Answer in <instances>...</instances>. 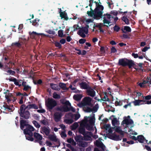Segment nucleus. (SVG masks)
<instances>
[{"label": "nucleus", "mask_w": 151, "mask_h": 151, "mask_svg": "<svg viewBox=\"0 0 151 151\" xmlns=\"http://www.w3.org/2000/svg\"><path fill=\"white\" fill-rule=\"evenodd\" d=\"M25 126L26 127V128L24 130V134L25 135H33L32 132L35 130L34 128L31 125L27 124L25 120H21L20 121L21 129L23 130Z\"/></svg>", "instance_id": "1"}, {"label": "nucleus", "mask_w": 151, "mask_h": 151, "mask_svg": "<svg viewBox=\"0 0 151 151\" xmlns=\"http://www.w3.org/2000/svg\"><path fill=\"white\" fill-rule=\"evenodd\" d=\"M50 87L52 89L55 90L59 91L60 90V88L57 84L50 83Z\"/></svg>", "instance_id": "19"}, {"label": "nucleus", "mask_w": 151, "mask_h": 151, "mask_svg": "<svg viewBox=\"0 0 151 151\" xmlns=\"http://www.w3.org/2000/svg\"><path fill=\"white\" fill-rule=\"evenodd\" d=\"M86 40L84 39H81L79 40V42L80 44H83L84 43Z\"/></svg>", "instance_id": "52"}, {"label": "nucleus", "mask_w": 151, "mask_h": 151, "mask_svg": "<svg viewBox=\"0 0 151 151\" xmlns=\"http://www.w3.org/2000/svg\"><path fill=\"white\" fill-rule=\"evenodd\" d=\"M34 136L37 140H41L42 139V136L38 133L35 132L34 133Z\"/></svg>", "instance_id": "24"}, {"label": "nucleus", "mask_w": 151, "mask_h": 151, "mask_svg": "<svg viewBox=\"0 0 151 151\" xmlns=\"http://www.w3.org/2000/svg\"><path fill=\"white\" fill-rule=\"evenodd\" d=\"M102 142L98 140H96V145L98 147H99L101 146Z\"/></svg>", "instance_id": "47"}, {"label": "nucleus", "mask_w": 151, "mask_h": 151, "mask_svg": "<svg viewBox=\"0 0 151 151\" xmlns=\"http://www.w3.org/2000/svg\"><path fill=\"white\" fill-rule=\"evenodd\" d=\"M32 122L35 127L36 128H39L40 127V125L36 121L34 120L32 121Z\"/></svg>", "instance_id": "38"}, {"label": "nucleus", "mask_w": 151, "mask_h": 151, "mask_svg": "<svg viewBox=\"0 0 151 151\" xmlns=\"http://www.w3.org/2000/svg\"><path fill=\"white\" fill-rule=\"evenodd\" d=\"M96 4V7L95 9V12H96L97 11H102L104 9V6L99 4H98V2L96 1L94 2Z\"/></svg>", "instance_id": "17"}, {"label": "nucleus", "mask_w": 151, "mask_h": 151, "mask_svg": "<svg viewBox=\"0 0 151 151\" xmlns=\"http://www.w3.org/2000/svg\"><path fill=\"white\" fill-rule=\"evenodd\" d=\"M29 136H26V137L27 139L31 141H33L34 140V139L32 137L33 135H28Z\"/></svg>", "instance_id": "40"}, {"label": "nucleus", "mask_w": 151, "mask_h": 151, "mask_svg": "<svg viewBox=\"0 0 151 151\" xmlns=\"http://www.w3.org/2000/svg\"><path fill=\"white\" fill-rule=\"evenodd\" d=\"M93 21L92 19H87L86 21V22L87 24H88L89 23L92 22Z\"/></svg>", "instance_id": "63"}, {"label": "nucleus", "mask_w": 151, "mask_h": 151, "mask_svg": "<svg viewBox=\"0 0 151 151\" xmlns=\"http://www.w3.org/2000/svg\"><path fill=\"white\" fill-rule=\"evenodd\" d=\"M31 87L28 85H26L24 87L23 90L25 91H27L29 89H30Z\"/></svg>", "instance_id": "48"}, {"label": "nucleus", "mask_w": 151, "mask_h": 151, "mask_svg": "<svg viewBox=\"0 0 151 151\" xmlns=\"http://www.w3.org/2000/svg\"><path fill=\"white\" fill-rule=\"evenodd\" d=\"M14 84L17 86H18L19 87H20L22 86L21 84H19V82L17 81V79H15V81H14Z\"/></svg>", "instance_id": "59"}, {"label": "nucleus", "mask_w": 151, "mask_h": 151, "mask_svg": "<svg viewBox=\"0 0 151 151\" xmlns=\"http://www.w3.org/2000/svg\"><path fill=\"white\" fill-rule=\"evenodd\" d=\"M68 116L71 117L72 118L74 119L76 121L80 117V115L79 114H73L72 113H70L68 114Z\"/></svg>", "instance_id": "18"}, {"label": "nucleus", "mask_w": 151, "mask_h": 151, "mask_svg": "<svg viewBox=\"0 0 151 151\" xmlns=\"http://www.w3.org/2000/svg\"><path fill=\"white\" fill-rule=\"evenodd\" d=\"M122 122L123 124H125L126 125H128L129 124H132L133 122L131 119L129 120V119L126 118Z\"/></svg>", "instance_id": "26"}, {"label": "nucleus", "mask_w": 151, "mask_h": 151, "mask_svg": "<svg viewBox=\"0 0 151 151\" xmlns=\"http://www.w3.org/2000/svg\"><path fill=\"white\" fill-rule=\"evenodd\" d=\"M29 106H30V107H29L30 109L33 108L35 109H37L38 108L37 106H36L35 104H29Z\"/></svg>", "instance_id": "44"}, {"label": "nucleus", "mask_w": 151, "mask_h": 151, "mask_svg": "<svg viewBox=\"0 0 151 151\" xmlns=\"http://www.w3.org/2000/svg\"><path fill=\"white\" fill-rule=\"evenodd\" d=\"M57 105V101L52 98H48L45 101V106L47 109L51 111Z\"/></svg>", "instance_id": "3"}, {"label": "nucleus", "mask_w": 151, "mask_h": 151, "mask_svg": "<svg viewBox=\"0 0 151 151\" xmlns=\"http://www.w3.org/2000/svg\"><path fill=\"white\" fill-rule=\"evenodd\" d=\"M9 69V67L7 66V65H5L4 66L3 68L2 69V70H4V71L6 72L7 71V69Z\"/></svg>", "instance_id": "54"}, {"label": "nucleus", "mask_w": 151, "mask_h": 151, "mask_svg": "<svg viewBox=\"0 0 151 151\" xmlns=\"http://www.w3.org/2000/svg\"><path fill=\"white\" fill-rule=\"evenodd\" d=\"M82 98V96L81 94L75 95L73 96V99L76 101H79Z\"/></svg>", "instance_id": "30"}, {"label": "nucleus", "mask_w": 151, "mask_h": 151, "mask_svg": "<svg viewBox=\"0 0 151 151\" xmlns=\"http://www.w3.org/2000/svg\"><path fill=\"white\" fill-rule=\"evenodd\" d=\"M74 139L76 142L79 143L83 140V137L81 135H78L75 137Z\"/></svg>", "instance_id": "29"}, {"label": "nucleus", "mask_w": 151, "mask_h": 151, "mask_svg": "<svg viewBox=\"0 0 151 151\" xmlns=\"http://www.w3.org/2000/svg\"><path fill=\"white\" fill-rule=\"evenodd\" d=\"M99 108V105L98 104H96L92 109V112L93 111L94 112H96L97 111Z\"/></svg>", "instance_id": "34"}, {"label": "nucleus", "mask_w": 151, "mask_h": 151, "mask_svg": "<svg viewBox=\"0 0 151 151\" xmlns=\"http://www.w3.org/2000/svg\"><path fill=\"white\" fill-rule=\"evenodd\" d=\"M59 86L63 90L67 91L69 89V88H67L66 84L63 83H60L59 84Z\"/></svg>", "instance_id": "22"}, {"label": "nucleus", "mask_w": 151, "mask_h": 151, "mask_svg": "<svg viewBox=\"0 0 151 151\" xmlns=\"http://www.w3.org/2000/svg\"><path fill=\"white\" fill-rule=\"evenodd\" d=\"M85 111L87 112H90L92 111V109L89 107H87L86 108Z\"/></svg>", "instance_id": "64"}, {"label": "nucleus", "mask_w": 151, "mask_h": 151, "mask_svg": "<svg viewBox=\"0 0 151 151\" xmlns=\"http://www.w3.org/2000/svg\"><path fill=\"white\" fill-rule=\"evenodd\" d=\"M61 102L63 104H64L65 105L63 106V109H64V112H67L70 110V108H69L68 106H70L71 104L68 101H66L65 102Z\"/></svg>", "instance_id": "9"}, {"label": "nucleus", "mask_w": 151, "mask_h": 151, "mask_svg": "<svg viewBox=\"0 0 151 151\" xmlns=\"http://www.w3.org/2000/svg\"><path fill=\"white\" fill-rule=\"evenodd\" d=\"M92 99V98L89 97H86L84 98L83 101L86 106L88 105L91 107L93 106V104L91 103Z\"/></svg>", "instance_id": "10"}, {"label": "nucleus", "mask_w": 151, "mask_h": 151, "mask_svg": "<svg viewBox=\"0 0 151 151\" xmlns=\"http://www.w3.org/2000/svg\"><path fill=\"white\" fill-rule=\"evenodd\" d=\"M137 140L139 142L141 143H144V142L147 143L148 140L146 139L144 136L142 135H139L137 136Z\"/></svg>", "instance_id": "16"}, {"label": "nucleus", "mask_w": 151, "mask_h": 151, "mask_svg": "<svg viewBox=\"0 0 151 151\" xmlns=\"http://www.w3.org/2000/svg\"><path fill=\"white\" fill-rule=\"evenodd\" d=\"M101 101H110L107 95V93L105 92L104 93V96L102 99H101Z\"/></svg>", "instance_id": "32"}, {"label": "nucleus", "mask_w": 151, "mask_h": 151, "mask_svg": "<svg viewBox=\"0 0 151 151\" xmlns=\"http://www.w3.org/2000/svg\"><path fill=\"white\" fill-rule=\"evenodd\" d=\"M40 122L42 124L45 125L47 126L48 125V122L45 119H43Z\"/></svg>", "instance_id": "45"}, {"label": "nucleus", "mask_w": 151, "mask_h": 151, "mask_svg": "<svg viewBox=\"0 0 151 151\" xmlns=\"http://www.w3.org/2000/svg\"><path fill=\"white\" fill-rule=\"evenodd\" d=\"M80 80V79L79 78H76L72 83L73 84L74 86H76V83L78 81Z\"/></svg>", "instance_id": "61"}, {"label": "nucleus", "mask_w": 151, "mask_h": 151, "mask_svg": "<svg viewBox=\"0 0 151 151\" xmlns=\"http://www.w3.org/2000/svg\"><path fill=\"white\" fill-rule=\"evenodd\" d=\"M63 30H60L58 32V35L60 37H63Z\"/></svg>", "instance_id": "43"}, {"label": "nucleus", "mask_w": 151, "mask_h": 151, "mask_svg": "<svg viewBox=\"0 0 151 151\" xmlns=\"http://www.w3.org/2000/svg\"><path fill=\"white\" fill-rule=\"evenodd\" d=\"M60 43V42L57 41H55L54 42L55 46L58 47L59 49H61L62 47V45Z\"/></svg>", "instance_id": "39"}, {"label": "nucleus", "mask_w": 151, "mask_h": 151, "mask_svg": "<svg viewBox=\"0 0 151 151\" xmlns=\"http://www.w3.org/2000/svg\"><path fill=\"white\" fill-rule=\"evenodd\" d=\"M103 16L104 17L103 18L104 19L103 20L104 24H107L109 25L108 26L104 25V26H106L107 27H109L111 26V24H109L111 23V22L110 20H108L107 19H110L111 18H112V17H111V16L110 14L108 13L104 14Z\"/></svg>", "instance_id": "7"}, {"label": "nucleus", "mask_w": 151, "mask_h": 151, "mask_svg": "<svg viewBox=\"0 0 151 151\" xmlns=\"http://www.w3.org/2000/svg\"><path fill=\"white\" fill-rule=\"evenodd\" d=\"M52 97L55 99H59L60 98V95L57 94L55 92H54L53 93Z\"/></svg>", "instance_id": "36"}, {"label": "nucleus", "mask_w": 151, "mask_h": 151, "mask_svg": "<svg viewBox=\"0 0 151 151\" xmlns=\"http://www.w3.org/2000/svg\"><path fill=\"white\" fill-rule=\"evenodd\" d=\"M48 138L51 141L57 142V143L59 144V145L57 146V147L60 146V142L58 140V139L56 137L55 135L50 134L49 135Z\"/></svg>", "instance_id": "12"}, {"label": "nucleus", "mask_w": 151, "mask_h": 151, "mask_svg": "<svg viewBox=\"0 0 151 151\" xmlns=\"http://www.w3.org/2000/svg\"><path fill=\"white\" fill-rule=\"evenodd\" d=\"M122 20L123 21L127 24H129V19L127 18V17L124 16L122 18Z\"/></svg>", "instance_id": "31"}, {"label": "nucleus", "mask_w": 151, "mask_h": 151, "mask_svg": "<svg viewBox=\"0 0 151 151\" xmlns=\"http://www.w3.org/2000/svg\"><path fill=\"white\" fill-rule=\"evenodd\" d=\"M23 43L22 42H16L12 43V46H15L19 48H20L22 45Z\"/></svg>", "instance_id": "25"}, {"label": "nucleus", "mask_w": 151, "mask_h": 151, "mask_svg": "<svg viewBox=\"0 0 151 151\" xmlns=\"http://www.w3.org/2000/svg\"><path fill=\"white\" fill-rule=\"evenodd\" d=\"M79 143V146L83 147H85L87 145V143L83 142V140Z\"/></svg>", "instance_id": "37"}, {"label": "nucleus", "mask_w": 151, "mask_h": 151, "mask_svg": "<svg viewBox=\"0 0 151 151\" xmlns=\"http://www.w3.org/2000/svg\"><path fill=\"white\" fill-rule=\"evenodd\" d=\"M86 93L88 95L92 97L96 95V91L91 86L86 90Z\"/></svg>", "instance_id": "11"}, {"label": "nucleus", "mask_w": 151, "mask_h": 151, "mask_svg": "<svg viewBox=\"0 0 151 151\" xmlns=\"http://www.w3.org/2000/svg\"><path fill=\"white\" fill-rule=\"evenodd\" d=\"M124 30L126 31V32L124 31H123V32L125 33L126 32H130L131 31V29L130 27L127 26H125L124 27Z\"/></svg>", "instance_id": "33"}, {"label": "nucleus", "mask_w": 151, "mask_h": 151, "mask_svg": "<svg viewBox=\"0 0 151 151\" xmlns=\"http://www.w3.org/2000/svg\"><path fill=\"white\" fill-rule=\"evenodd\" d=\"M142 102H146V101L140 99L135 100L134 101H132V102L134 104V106H139L141 104H140V103Z\"/></svg>", "instance_id": "20"}, {"label": "nucleus", "mask_w": 151, "mask_h": 151, "mask_svg": "<svg viewBox=\"0 0 151 151\" xmlns=\"http://www.w3.org/2000/svg\"><path fill=\"white\" fill-rule=\"evenodd\" d=\"M89 6L90 7V9L91 10H92V3L93 2V0H90L89 1Z\"/></svg>", "instance_id": "57"}, {"label": "nucleus", "mask_w": 151, "mask_h": 151, "mask_svg": "<svg viewBox=\"0 0 151 151\" xmlns=\"http://www.w3.org/2000/svg\"><path fill=\"white\" fill-rule=\"evenodd\" d=\"M59 126L61 127L62 130L64 131H65V126L63 124H61L59 125Z\"/></svg>", "instance_id": "55"}, {"label": "nucleus", "mask_w": 151, "mask_h": 151, "mask_svg": "<svg viewBox=\"0 0 151 151\" xmlns=\"http://www.w3.org/2000/svg\"><path fill=\"white\" fill-rule=\"evenodd\" d=\"M119 135H117L115 134H114V137H113V140L115 141H118Z\"/></svg>", "instance_id": "51"}, {"label": "nucleus", "mask_w": 151, "mask_h": 151, "mask_svg": "<svg viewBox=\"0 0 151 151\" xmlns=\"http://www.w3.org/2000/svg\"><path fill=\"white\" fill-rule=\"evenodd\" d=\"M60 14V16L61 19L64 18L65 20H67L68 19V17L67 16V14L65 12H59Z\"/></svg>", "instance_id": "23"}, {"label": "nucleus", "mask_w": 151, "mask_h": 151, "mask_svg": "<svg viewBox=\"0 0 151 151\" xmlns=\"http://www.w3.org/2000/svg\"><path fill=\"white\" fill-rule=\"evenodd\" d=\"M117 119L116 118H114L112 120V124L114 126L117 122Z\"/></svg>", "instance_id": "49"}, {"label": "nucleus", "mask_w": 151, "mask_h": 151, "mask_svg": "<svg viewBox=\"0 0 151 151\" xmlns=\"http://www.w3.org/2000/svg\"><path fill=\"white\" fill-rule=\"evenodd\" d=\"M78 123L76 122H75L71 126V129L72 130H75L78 127Z\"/></svg>", "instance_id": "35"}, {"label": "nucleus", "mask_w": 151, "mask_h": 151, "mask_svg": "<svg viewBox=\"0 0 151 151\" xmlns=\"http://www.w3.org/2000/svg\"><path fill=\"white\" fill-rule=\"evenodd\" d=\"M62 116V113L60 112H57L54 114V119L56 122H59L61 119Z\"/></svg>", "instance_id": "13"}, {"label": "nucleus", "mask_w": 151, "mask_h": 151, "mask_svg": "<svg viewBox=\"0 0 151 151\" xmlns=\"http://www.w3.org/2000/svg\"><path fill=\"white\" fill-rule=\"evenodd\" d=\"M89 27V26L86 25L85 27L78 28L79 30L77 34L82 38L85 37H86L85 34L88 33Z\"/></svg>", "instance_id": "6"}, {"label": "nucleus", "mask_w": 151, "mask_h": 151, "mask_svg": "<svg viewBox=\"0 0 151 151\" xmlns=\"http://www.w3.org/2000/svg\"><path fill=\"white\" fill-rule=\"evenodd\" d=\"M78 106L80 107H82L83 106H86L83 102L79 103L78 104Z\"/></svg>", "instance_id": "58"}, {"label": "nucleus", "mask_w": 151, "mask_h": 151, "mask_svg": "<svg viewBox=\"0 0 151 151\" xmlns=\"http://www.w3.org/2000/svg\"><path fill=\"white\" fill-rule=\"evenodd\" d=\"M7 72L9 73V74H11L12 75H14L15 73L14 71L11 70H7Z\"/></svg>", "instance_id": "53"}, {"label": "nucleus", "mask_w": 151, "mask_h": 151, "mask_svg": "<svg viewBox=\"0 0 151 151\" xmlns=\"http://www.w3.org/2000/svg\"><path fill=\"white\" fill-rule=\"evenodd\" d=\"M46 32L49 34H52V35H54L55 34V32L54 31H53V30H48L47 31H46Z\"/></svg>", "instance_id": "56"}, {"label": "nucleus", "mask_w": 151, "mask_h": 151, "mask_svg": "<svg viewBox=\"0 0 151 151\" xmlns=\"http://www.w3.org/2000/svg\"><path fill=\"white\" fill-rule=\"evenodd\" d=\"M41 133L43 134H45V135L48 136L49 135L50 132V129L49 127L44 126L41 128Z\"/></svg>", "instance_id": "8"}, {"label": "nucleus", "mask_w": 151, "mask_h": 151, "mask_svg": "<svg viewBox=\"0 0 151 151\" xmlns=\"http://www.w3.org/2000/svg\"><path fill=\"white\" fill-rule=\"evenodd\" d=\"M122 37L123 38L126 39H129L130 38L129 36L127 34H124L122 35Z\"/></svg>", "instance_id": "60"}, {"label": "nucleus", "mask_w": 151, "mask_h": 151, "mask_svg": "<svg viewBox=\"0 0 151 151\" xmlns=\"http://www.w3.org/2000/svg\"><path fill=\"white\" fill-rule=\"evenodd\" d=\"M25 106V105L24 104L21 106L19 114L21 117L25 119H28L29 118L30 114L29 111L24 109Z\"/></svg>", "instance_id": "5"}, {"label": "nucleus", "mask_w": 151, "mask_h": 151, "mask_svg": "<svg viewBox=\"0 0 151 151\" xmlns=\"http://www.w3.org/2000/svg\"><path fill=\"white\" fill-rule=\"evenodd\" d=\"M65 122L67 124H71L73 123L74 121L72 119H65L64 120Z\"/></svg>", "instance_id": "41"}, {"label": "nucleus", "mask_w": 151, "mask_h": 151, "mask_svg": "<svg viewBox=\"0 0 151 151\" xmlns=\"http://www.w3.org/2000/svg\"><path fill=\"white\" fill-rule=\"evenodd\" d=\"M78 132L79 133L83 135V134H84L86 132L85 131V129L84 127L81 125L79 128Z\"/></svg>", "instance_id": "28"}, {"label": "nucleus", "mask_w": 151, "mask_h": 151, "mask_svg": "<svg viewBox=\"0 0 151 151\" xmlns=\"http://www.w3.org/2000/svg\"><path fill=\"white\" fill-rule=\"evenodd\" d=\"M111 52L114 53L116 52L117 50L113 46L111 48Z\"/></svg>", "instance_id": "62"}, {"label": "nucleus", "mask_w": 151, "mask_h": 151, "mask_svg": "<svg viewBox=\"0 0 151 151\" xmlns=\"http://www.w3.org/2000/svg\"><path fill=\"white\" fill-rule=\"evenodd\" d=\"M80 87L81 89H86L87 90L89 87H90L89 85L87 84V83L84 81H82L81 83H79Z\"/></svg>", "instance_id": "15"}, {"label": "nucleus", "mask_w": 151, "mask_h": 151, "mask_svg": "<svg viewBox=\"0 0 151 151\" xmlns=\"http://www.w3.org/2000/svg\"><path fill=\"white\" fill-rule=\"evenodd\" d=\"M103 13V12L98 10L96 12L95 9L94 10L92 9V10H90V11H87V13L88 16L91 17L93 16L94 19H98V18H102Z\"/></svg>", "instance_id": "4"}, {"label": "nucleus", "mask_w": 151, "mask_h": 151, "mask_svg": "<svg viewBox=\"0 0 151 151\" xmlns=\"http://www.w3.org/2000/svg\"><path fill=\"white\" fill-rule=\"evenodd\" d=\"M115 131L116 132L119 133L120 135L122 136L123 137L124 136V133L123 132L122 130L120 127H116L115 129Z\"/></svg>", "instance_id": "27"}, {"label": "nucleus", "mask_w": 151, "mask_h": 151, "mask_svg": "<svg viewBox=\"0 0 151 151\" xmlns=\"http://www.w3.org/2000/svg\"><path fill=\"white\" fill-rule=\"evenodd\" d=\"M118 64L119 65L123 67L128 66L129 68H131L135 65V64L132 60L125 58L119 59Z\"/></svg>", "instance_id": "2"}, {"label": "nucleus", "mask_w": 151, "mask_h": 151, "mask_svg": "<svg viewBox=\"0 0 151 151\" xmlns=\"http://www.w3.org/2000/svg\"><path fill=\"white\" fill-rule=\"evenodd\" d=\"M113 28L114 31L116 32H119L120 29V27L116 25H115L113 27Z\"/></svg>", "instance_id": "46"}, {"label": "nucleus", "mask_w": 151, "mask_h": 151, "mask_svg": "<svg viewBox=\"0 0 151 151\" xmlns=\"http://www.w3.org/2000/svg\"><path fill=\"white\" fill-rule=\"evenodd\" d=\"M92 135V133L90 132H86L84 134H83L84 139L87 141L90 140L91 136Z\"/></svg>", "instance_id": "14"}, {"label": "nucleus", "mask_w": 151, "mask_h": 151, "mask_svg": "<svg viewBox=\"0 0 151 151\" xmlns=\"http://www.w3.org/2000/svg\"><path fill=\"white\" fill-rule=\"evenodd\" d=\"M40 21V19H34L32 21V24L33 25H35L36 24H38V23Z\"/></svg>", "instance_id": "50"}, {"label": "nucleus", "mask_w": 151, "mask_h": 151, "mask_svg": "<svg viewBox=\"0 0 151 151\" xmlns=\"http://www.w3.org/2000/svg\"><path fill=\"white\" fill-rule=\"evenodd\" d=\"M43 35L44 36L47 37H51L50 36V35H45L44 33H38L36 32H33L32 33H31V34H30V35L31 37H34V35Z\"/></svg>", "instance_id": "21"}, {"label": "nucleus", "mask_w": 151, "mask_h": 151, "mask_svg": "<svg viewBox=\"0 0 151 151\" xmlns=\"http://www.w3.org/2000/svg\"><path fill=\"white\" fill-rule=\"evenodd\" d=\"M85 127L86 129L89 131H91L93 129L92 127L88 124H86Z\"/></svg>", "instance_id": "42"}]
</instances>
